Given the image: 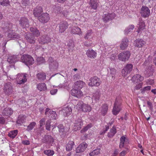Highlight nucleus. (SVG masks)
Returning a JSON list of instances; mask_svg holds the SVG:
<instances>
[{"mask_svg":"<svg viewBox=\"0 0 156 156\" xmlns=\"http://www.w3.org/2000/svg\"><path fill=\"white\" fill-rule=\"evenodd\" d=\"M30 31L32 32V34L36 37H38L40 35V33L38 30L36 28H33V27L30 28Z\"/></svg>","mask_w":156,"mask_h":156,"instance_id":"obj_37","label":"nucleus"},{"mask_svg":"<svg viewBox=\"0 0 156 156\" xmlns=\"http://www.w3.org/2000/svg\"><path fill=\"white\" fill-rule=\"evenodd\" d=\"M5 122V120L3 117H0V123L4 124Z\"/></svg>","mask_w":156,"mask_h":156,"instance_id":"obj_61","label":"nucleus"},{"mask_svg":"<svg viewBox=\"0 0 156 156\" xmlns=\"http://www.w3.org/2000/svg\"><path fill=\"white\" fill-rule=\"evenodd\" d=\"M0 4L4 6H7L9 4L8 0H0Z\"/></svg>","mask_w":156,"mask_h":156,"instance_id":"obj_52","label":"nucleus"},{"mask_svg":"<svg viewBox=\"0 0 156 156\" xmlns=\"http://www.w3.org/2000/svg\"><path fill=\"white\" fill-rule=\"evenodd\" d=\"M134 28V26L131 25L129 26L125 30V33L126 34H128L129 32H131Z\"/></svg>","mask_w":156,"mask_h":156,"instance_id":"obj_46","label":"nucleus"},{"mask_svg":"<svg viewBox=\"0 0 156 156\" xmlns=\"http://www.w3.org/2000/svg\"><path fill=\"white\" fill-rule=\"evenodd\" d=\"M87 144L85 142H83L76 149V152L79 153L84 151L87 147Z\"/></svg>","mask_w":156,"mask_h":156,"instance_id":"obj_18","label":"nucleus"},{"mask_svg":"<svg viewBox=\"0 0 156 156\" xmlns=\"http://www.w3.org/2000/svg\"><path fill=\"white\" fill-rule=\"evenodd\" d=\"M139 30L140 31L142 30L145 28V25L144 23L142 21V19L140 18L139 20Z\"/></svg>","mask_w":156,"mask_h":156,"instance_id":"obj_39","label":"nucleus"},{"mask_svg":"<svg viewBox=\"0 0 156 156\" xmlns=\"http://www.w3.org/2000/svg\"><path fill=\"white\" fill-rule=\"evenodd\" d=\"M20 25L23 28L29 27V23L26 17H22L19 21Z\"/></svg>","mask_w":156,"mask_h":156,"instance_id":"obj_15","label":"nucleus"},{"mask_svg":"<svg viewBox=\"0 0 156 156\" xmlns=\"http://www.w3.org/2000/svg\"><path fill=\"white\" fill-rule=\"evenodd\" d=\"M36 125V123L35 122H31L27 126V130L28 131H29L32 130L34 127Z\"/></svg>","mask_w":156,"mask_h":156,"instance_id":"obj_49","label":"nucleus"},{"mask_svg":"<svg viewBox=\"0 0 156 156\" xmlns=\"http://www.w3.org/2000/svg\"><path fill=\"white\" fill-rule=\"evenodd\" d=\"M75 87L78 89L82 88L85 85L84 82L82 81L79 80L75 82Z\"/></svg>","mask_w":156,"mask_h":156,"instance_id":"obj_30","label":"nucleus"},{"mask_svg":"<svg viewBox=\"0 0 156 156\" xmlns=\"http://www.w3.org/2000/svg\"><path fill=\"white\" fill-rule=\"evenodd\" d=\"M74 145V142L73 141H69L66 146V151H71Z\"/></svg>","mask_w":156,"mask_h":156,"instance_id":"obj_41","label":"nucleus"},{"mask_svg":"<svg viewBox=\"0 0 156 156\" xmlns=\"http://www.w3.org/2000/svg\"><path fill=\"white\" fill-rule=\"evenodd\" d=\"M51 39L48 35H43L40 37L39 41L42 44H48L50 42Z\"/></svg>","mask_w":156,"mask_h":156,"instance_id":"obj_20","label":"nucleus"},{"mask_svg":"<svg viewBox=\"0 0 156 156\" xmlns=\"http://www.w3.org/2000/svg\"><path fill=\"white\" fill-rule=\"evenodd\" d=\"M68 24L67 22L65 21H62L58 24L59 31L60 32H64L67 29Z\"/></svg>","mask_w":156,"mask_h":156,"instance_id":"obj_12","label":"nucleus"},{"mask_svg":"<svg viewBox=\"0 0 156 156\" xmlns=\"http://www.w3.org/2000/svg\"><path fill=\"white\" fill-rule=\"evenodd\" d=\"M53 140L52 136H51L45 135L42 140L43 142L47 143L53 141Z\"/></svg>","mask_w":156,"mask_h":156,"instance_id":"obj_31","label":"nucleus"},{"mask_svg":"<svg viewBox=\"0 0 156 156\" xmlns=\"http://www.w3.org/2000/svg\"><path fill=\"white\" fill-rule=\"evenodd\" d=\"M26 120V116L24 115H20L18 117L17 123L18 124H21L24 122Z\"/></svg>","mask_w":156,"mask_h":156,"instance_id":"obj_36","label":"nucleus"},{"mask_svg":"<svg viewBox=\"0 0 156 156\" xmlns=\"http://www.w3.org/2000/svg\"><path fill=\"white\" fill-rule=\"evenodd\" d=\"M13 87L12 84L8 82L5 84L3 90L4 93L6 94H11L13 90Z\"/></svg>","mask_w":156,"mask_h":156,"instance_id":"obj_8","label":"nucleus"},{"mask_svg":"<svg viewBox=\"0 0 156 156\" xmlns=\"http://www.w3.org/2000/svg\"><path fill=\"white\" fill-rule=\"evenodd\" d=\"M116 133V129L114 128L111 129L110 131L108 133V136L109 137H113Z\"/></svg>","mask_w":156,"mask_h":156,"instance_id":"obj_42","label":"nucleus"},{"mask_svg":"<svg viewBox=\"0 0 156 156\" xmlns=\"http://www.w3.org/2000/svg\"><path fill=\"white\" fill-rule=\"evenodd\" d=\"M21 58L22 62L27 66L32 65L34 63L33 58L29 55H23L21 57Z\"/></svg>","mask_w":156,"mask_h":156,"instance_id":"obj_1","label":"nucleus"},{"mask_svg":"<svg viewBox=\"0 0 156 156\" xmlns=\"http://www.w3.org/2000/svg\"><path fill=\"white\" fill-rule=\"evenodd\" d=\"M45 118H42L39 121L40 127H41L45 124Z\"/></svg>","mask_w":156,"mask_h":156,"instance_id":"obj_57","label":"nucleus"},{"mask_svg":"<svg viewBox=\"0 0 156 156\" xmlns=\"http://www.w3.org/2000/svg\"><path fill=\"white\" fill-rule=\"evenodd\" d=\"M44 153L48 156H51L54 154V151L51 150H47L44 151Z\"/></svg>","mask_w":156,"mask_h":156,"instance_id":"obj_45","label":"nucleus"},{"mask_svg":"<svg viewBox=\"0 0 156 156\" xmlns=\"http://www.w3.org/2000/svg\"><path fill=\"white\" fill-rule=\"evenodd\" d=\"M128 40L127 38H124L122 39V43L120 45L121 49L124 50L126 49L128 45Z\"/></svg>","mask_w":156,"mask_h":156,"instance_id":"obj_27","label":"nucleus"},{"mask_svg":"<svg viewBox=\"0 0 156 156\" xmlns=\"http://www.w3.org/2000/svg\"><path fill=\"white\" fill-rule=\"evenodd\" d=\"M71 94L78 98H80L83 95V92L80 90L72 89L71 91Z\"/></svg>","mask_w":156,"mask_h":156,"instance_id":"obj_21","label":"nucleus"},{"mask_svg":"<svg viewBox=\"0 0 156 156\" xmlns=\"http://www.w3.org/2000/svg\"><path fill=\"white\" fill-rule=\"evenodd\" d=\"M86 54L88 57L90 58H94L97 56V53L96 51L92 49L87 50Z\"/></svg>","mask_w":156,"mask_h":156,"instance_id":"obj_23","label":"nucleus"},{"mask_svg":"<svg viewBox=\"0 0 156 156\" xmlns=\"http://www.w3.org/2000/svg\"><path fill=\"white\" fill-rule=\"evenodd\" d=\"M142 83H140L138 85H136L134 87V89L138 90L140 89L142 87Z\"/></svg>","mask_w":156,"mask_h":156,"instance_id":"obj_59","label":"nucleus"},{"mask_svg":"<svg viewBox=\"0 0 156 156\" xmlns=\"http://www.w3.org/2000/svg\"><path fill=\"white\" fill-rule=\"evenodd\" d=\"M71 33L73 34H77L80 35L82 34V31L81 29L78 27H73L72 28Z\"/></svg>","mask_w":156,"mask_h":156,"instance_id":"obj_33","label":"nucleus"},{"mask_svg":"<svg viewBox=\"0 0 156 156\" xmlns=\"http://www.w3.org/2000/svg\"><path fill=\"white\" fill-rule=\"evenodd\" d=\"M151 86H147L146 87H145L143 89H141V92L142 93H144L145 91L149 90L151 89Z\"/></svg>","mask_w":156,"mask_h":156,"instance_id":"obj_56","label":"nucleus"},{"mask_svg":"<svg viewBox=\"0 0 156 156\" xmlns=\"http://www.w3.org/2000/svg\"><path fill=\"white\" fill-rule=\"evenodd\" d=\"M13 113V111L10 108H5L3 111L2 114L4 116L9 117Z\"/></svg>","mask_w":156,"mask_h":156,"instance_id":"obj_24","label":"nucleus"},{"mask_svg":"<svg viewBox=\"0 0 156 156\" xmlns=\"http://www.w3.org/2000/svg\"><path fill=\"white\" fill-rule=\"evenodd\" d=\"M110 72L109 71V76L112 77V80H114L115 77V69L114 68H110Z\"/></svg>","mask_w":156,"mask_h":156,"instance_id":"obj_44","label":"nucleus"},{"mask_svg":"<svg viewBox=\"0 0 156 156\" xmlns=\"http://www.w3.org/2000/svg\"><path fill=\"white\" fill-rule=\"evenodd\" d=\"M72 109L71 107L66 106L63 108L62 112L64 116L69 115L72 113Z\"/></svg>","mask_w":156,"mask_h":156,"instance_id":"obj_22","label":"nucleus"},{"mask_svg":"<svg viewBox=\"0 0 156 156\" xmlns=\"http://www.w3.org/2000/svg\"><path fill=\"white\" fill-rule=\"evenodd\" d=\"M115 15L114 13H107L105 14L103 17V20L104 21L107 22L111 20L114 18Z\"/></svg>","mask_w":156,"mask_h":156,"instance_id":"obj_19","label":"nucleus"},{"mask_svg":"<svg viewBox=\"0 0 156 156\" xmlns=\"http://www.w3.org/2000/svg\"><path fill=\"white\" fill-rule=\"evenodd\" d=\"M37 76L38 79L41 81L45 79L46 77L45 74L43 73H38L37 75Z\"/></svg>","mask_w":156,"mask_h":156,"instance_id":"obj_40","label":"nucleus"},{"mask_svg":"<svg viewBox=\"0 0 156 156\" xmlns=\"http://www.w3.org/2000/svg\"><path fill=\"white\" fill-rule=\"evenodd\" d=\"M127 153V152L126 151H122L119 154L120 156H125L126 154Z\"/></svg>","mask_w":156,"mask_h":156,"instance_id":"obj_64","label":"nucleus"},{"mask_svg":"<svg viewBox=\"0 0 156 156\" xmlns=\"http://www.w3.org/2000/svg\"><path fill=\"white\" fill-rule=\"evenodd\" d=\"M100 153V149H97L89 153L90 156H93L96 154H98Z\"/></svg>","mask_w":156,"mask_h":156,"instance_id":"obj_50","label":"nucleus"},{"mask_svg":"<svg viewBox=\"0 0 156 156\" xmlns=\"http://www.w3.org/2000/svg\"><path fill=\"white\" fill-rule=\"evenodd\" d=\"M92 31L91 30H88L87 31V33L84 36V38L85 39H88L92 37Z\"/></svg>","mask_w":156,"mask_h":156,"instance_id":"obj_47","label":"nucleus"},{"mask_svg":"<svg viewBox=\"0 0 156 156\" xmlns=\"http://www.w3.org/2000/svg\"><path fill=\"white\" fill-rule=\"evenodd\" d=\"M57 89H54L51 90L50 93L51 94L54 95L57 93Z\"/></svg>","mask_w":156,"mask_h":156,"instance_id":"obj_63","label":"nucleus"},{"mask_svg":"<svg viewBox=\"0 0 156 156\" xmlns=\"http://www.w3.org/2000/svg\"><path fill=\"white\" fill-rule=\"evenodd\" d=\"M147 105L150 109L151 110H152L153 109V105L152 103L149 101H147Z\"/></svg>","mask_w":156,"mask_h":156,"instance_id":"obj_58","label":"nucleus"},{"mask_svg":"<svg viewBox=\"0 0 156 156\" xmlns=\"http://www.w3.org/2000/svg\"><path fill=\"white\" fill-rule=\"evenodd\" d=\"M92 126V125L91 124L87 125L81 130V133H83V132L87 131L88 129L90 128Z\"/></svg>","mask_w":156,"mask_h":156,"instance_id":"obj_53","label":"nucleus"},{"mask_svg":"<svg viewBox=\"0 0 156 156\" xmlns=\"http://www.w3.org/2000/svg\"><path fill=\"white\" fill-rule=\"evenodd\" d=\"M99 94L98 92H96L94 94L93 96L92 97V100H94L95 101L97 100H98L99 99Z\"/></svg>","mask_w":156,"mask_h":156,"instance_id":"obj_51","label":"nucleus"},{"mask_svg":"<svg viewBox=\"0 0 156 156\" xmlns=\"http://www.w3.org/2000/svg\"><path fill=\"white\" fill-rule=\"evenodd\" d=\"M127 140L126 138L124 136H122L120 138V142L119 145V147L122 148L123 147L124 144V143Z\"/></svg>","mask_w":156,"mask_h":156,"instance_id":"obj_38","label":"nucleus"},{"mask_svg":"<svg viewBox=\"0 0 156 156\" xmlns=\"http://www.w3.org/2000/svg\"><path fill=\"white\" fill-rule=\"evenodd\" d=\"M64 128L59 130V134L62 136H63V135L65 133Z\"/></svg>","mask_w":156,"mask_h":156,"instance_id":"obj_60","label":"nucleus"},{"mask_svg":"<svg viewBox=\"0 0 156 156\" xmlns=\"http://www.w3.org/2000/svg\"><path fill=\"white\" fill-rule=\"evenodd\" d=\"M25 37L27 41L30 43H34L35 42V38L32 34L27 33L26 34Z\"/></svg>","mask_w":156,"mask_h":156,"instance_id":"obj_17","label":"nucleus"},{"mask_svg":"<svg viewBox=\"0 0 156 156\" xmlns=\"http://www.w3.org/2000/svg\"><path fill=\"white\" fill-rule=\"evenodd\" d=\"M108 109V106L107 104H103L100 108L101 112V114L105 115L107 112Z\"/></svg>","mask_w":156,"mask_h":156,"instance_id":"obj_32","label":"nucleus"},{"mask_svg":"<svg viewBox=\"0 0 156 156\" xmlns=\"http://www.w3.org/2000/svg\"><path fill=\"white\" fill-rule=\"evenodd\" d=\"M131 54L130 51H126L120 53L118 55L119 59L122 61L128 60Z\"/></svg>","mask_w":156,"mask_h":156,"instance_id":"obj_4","label":"nucleus"},{"mask_svg":"<svg viewBox=\"0 0 156 156\" xmlns=\"http://www.w3.org/2000/svg\"><path fill=\"white\" fill-rule=\"evenodd\" d=\"M49 14L47 13L42 14L38 18L39 21L43 23H47L49 20Z\"/></svg>","mask_w":156,"mask_h":156,"instance_id":"obj_13","label":"nucleus"},{"mask_svg":"<svg viewBox=\"0 0 156 156\" xmlns=\"http://www.w3.org/2000/svg\"><path fill=\"white\" fill-rule=\"evenodd\" d=\"M133 65L131 64H127L122 69L121 71L122 76L123 77L127 76L132 71Z\"/></svg>","mask_w":156,"mask_h":156,"instance_id":"obj_3","label":"nucleus"},{"mask_svg":"<svg viewBox=\"0 0 156 156\" xmlns=\"http://www.w3.org/2000/svg\"><path fill=\"white\" fill-rule=\"evenodd\" d=\"M140 13L141 16L144 18L148 17L150 15V9L148 7L145 6L142 7Z\"/></svg>","mask_w":156,"mask_h":156,"instance_id":"obj_11","label":"nucleus"},{"mask_svg":"<svg viewBox=\"0 0 156 156\" xmlns=\"http://www.w3.org/2000/svg\"><path fill=\"white\" fill-rule=\"evenodd\" d=\"M49 64V68L51 71L57 69L58 66V63L56 61L54 60L52 57H49L48 60Z\"/></svg>","mask_w":156,"mask_h":156,"instance_id":"obj_6","label":"nucleus"},{"mask_svg":"<svg viewBox=\"0 0 156 156\" xmlns=\"http://www.w3.org/2000/svg\"><path fill=\"white\" fill-rule=\"evenodd\" d=\"M18 43L19 44V45L21 47L24 48L26 46V43L23 40H19L18 41Z\"/></svg>","mask_w":156,"mask_h":156,"instance_id":"obj_54","label":"nucleus"},{"mask_svg":"<svg viewBox=\"0 0 156 156\" xmlns=\"http://www.w3.org/2000/svg\"><path fill=\"white\" fill-rule=\"evenodd\" d=\"M121 101L117 98L114 105L112 112L113 115H116L120 111L121 108Z\"/></svg>","mask_w":156,"mask_h":156,"instance_id":"obj_7","label":"nucleus"},{"mask_svg":"<svg viewBox=\"0 0 156 156\" xmlns=\"http://www.w3.org/2000/svg\"><path fill=\"white\" fill-rule=\"evenodd\" d=\"M2 28L5 31H15L17 30V27L16 25H13L12 23H5Z\"/></svg>","mask_w":156,"mask_h":156,"instance_id":"obj_9","label":"nucleus"},{"mask_svg":"<svg viewBox=\"0 0 156 156\" xmlns=\"http://www.w3.org/2000/svg\"><path fill=\"white\" fill-rule=\"evenodd\" d=\"M37 88L40 91H44L47 89L45 83H40L37 85Z\"/></svg>","mask_w":156,"mask_h":156,"instance_id":"obj_34","label":"nucleus"},{"mask_svg":"<svg viewBox=\"0 0 156 156\" xmlns=\"http://www.w3.org/2000/svg\"><path fill=\"white\" fill-rule=\"evenodd\" d=\"M14 31L12 30L9 32L7 36L8 38L13 39H18L20 37V36L16 33Z\"/></svg>","mask_w":156,"mask_h":156,"instance_id":"obj_25","label":"nucleus"},{"mask_svg":"<svg viewBox=\"0 0 156 156\" xmlns=\"http://www.w3.org/2000/svg\"><path fill=\"white\" fill-rule=\"evenodd\" d=\"M50 120H48L46 122V129L48 130H50Z\"/></svg>","mask_w":156,"mask_h":156,"instance_id":"obj_55","label":"nucleus"},{"mask_svg":"<svg viewBox=\"0 0 156 156\" xmlns=\"http://www.w3.org/2000/svg\"><path fill=\"white\" fill-rule=\"evenodd\" d=\"M89 80L90 82L89 83L88 85L90 86H98L101 83L100 79L96 76L91 78Z\"/></svg>","mask_w":156,"mask_h":156,"instance_id":"obj_10","label":"nucleus"},{"mask_svg":"<svg viewBox=\"0 0 156 156\" xmlns=\"http://www.w3.org/2000/svg\"><path fill=\"white\" fill-rule=\"evenodd\" d=\"M89 4L90 7L94 9H96L98 7V2L96 0H90Z\"/></svg>","mask_w":156,"mask_h":156,"instance_id":"obj_35","label":"nucleus"},{"mask_svg":"<svg viewBox=\"0 0 156 156\" xmlns=\"http://www.w3.org/2000/svg\"><path fill=\"white\" fill-rule=\"evenodd\" d=\"M83 125V122L81 119H78L75 121L74 124L73 129L74 131L80 130Z\"/></svg>","mask_w":156,"mask_h":156,"instance_id":"obj_16","label":"nucleus"},{"mask_svg":"<svg viewBox=\"0 0 156 156\" xmlns=\"http://www.w3.org/2000/svg\"><path fill=\"white\" fill-rule=\"evenodd\" d=\"M145 44V42L142 39H138L136 40L134 42L135 47L138 48H141Z\"/></svg>","mask_w":156,"mask_h":156,"instance_id":"obj_29","label":"nucleus"},{"mask_svg":"<svg viewBox=\"0 0 156 156\" xmlns=\"http://www.w3.org/2000/svg\"><path fill=\"white\" fill-rule=\"evenodd\" d=\"M77 108L82 110L84 112H90L91 109L90 106L85 104H83L82 102H79L76 105Z\"/></svg>","mask_w":156,"mask_h":156,"instance_id":"obj_5","label":"nucleus"},{"mask_svg":"<svg viewBox=\"0 0 156 156\" xmlns=\"http://www.w3.org/2000/svg\"><path fill=\"white\" fill-rule=\"evenodd\" d=\"M26 73H18L16 75V80L17 83L22 84L24 83L27 81Z\"/></svg>","mask_w":156,"mask_h":156,"instance_id":"obj_2","label":"nucleus"},{"mask_svg":"<svg viewBox=\"0 0 156 156\" xmlns=\"http://www.w3.org/2000/svg\"><path fill=\"white\" fill-rule=\"evenodd\" d=\"M42 11V9L41 7L37 6L34 10L33 14L35 16L38 18Z\"/></svg>","mask_w":156,"mask_h":156,"instance_id":"obj_28","label":"nucleus"},{"mask_svg":"<svg viewBox=\"0 0 156 156\" xmlns=\"http://www.w3.org/2000/svg\"><path fill=\"white\" fill-rule=\"evenodd\" d=\"M154 72V68L151 65H149L146 68L144 74L147 76H150L153 75Z\"/></svg>","mask_w":156,"mask_h":156,"instance_id":"obj_14","label":"nucleus"},{"mask_svg":"<svg viewBox=\"0 0 156 156\" xmlns=\"http://www.w3.org/2000/svg\"><path fill=\"white\" fill-rule=\"evenodd\" d=\"M143 80V77L141 76L139 74L134 75L132 78L133 82L136 83H139Z\"/></svg>","mask_w":156,"mask_h":156,"instance_id":"obj_26","label":"nucleus"},{"mask_svg":"<svg viewBox=\"0 0 156 156\" xmlns=\"http://www.w3.org/2000/svg\"><path fill=\"white\" fill-rule=\"evenodd\" d=\"M16 56L15 55L9 56L8 58L7 61L9 63H14L16 61Z\"/></svg>","mask_w":156,"mask_h":156,"instance_id":"obj_43","label":"nucleus"},{"mask_svg":"<svg viewBox=\"0 0 156 156\" xmlns=\"http://www.w3.org/2000/svg\"><path fill=\"white\" fill-rule=\"evenodd\" d=\"M17 134V131L15 130L10 132L8 135L10 138H13L16 136Z\"/></svg>","mask_w":156,"mask_h":156,"instance_id":"obj_48","label":"nucleus"},{"mask_svg":"<svg viewBox=\"0 0 156 156\" xmlns=\"http://www.w3.org/2000/svg\"><path fill=\"white\" fill-rule=\"evenodd\" d=\"M22 143L25 145H28L30 144V142L28 140H23L22 141Z\"/></svg>","mask_w":156,"mask_h":156,"instance_id":"obj_62","label":"nucleus"}]
</instances>
